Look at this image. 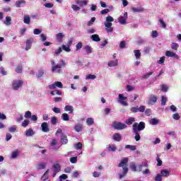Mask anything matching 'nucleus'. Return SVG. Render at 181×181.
Listing matches in <instances>:
<instances>
[{
  "label": "nucleus",
  "mask_w": 181,
  "mask_h": 181,
  "mask_svg": "<svg viewBox=\"0 0 181 181\" xmlns=\"http://www.w3.org/2000/svg\"><path fill=\"white\" fill-rule=\"evenodd\" d=\"M51 124H52V125H56L57 124V117H56V116H53L51 118Z\"/></svg>",
  "instance_id": "a18cd8bd"
},
{
  "label": "nucleus",
  "mask_w": 181,
  "mask_h": 181,
  "mask_svg": "<svg viewBox=\"0 0 181 181\" xmlns=\"http://www.w3.org/2000/svg\"><path fill=\"white\" fill-rule=\"evenodd\" d=\"M132 12H134V13H136V12H144V8H135V7H132Z\"/></svg>",
  "instance_id": "473e14b6"
},
{
  "label": "nucleus",
  "mask_w": 181,
  "mask_h": 181,
  "mask_svg": "<svg viewBox=\"0 0 181 181\" xmlns=\"http://www.w3.org/2000/svg\"><path fill=\"white\" fill-rule=\"evenodd\" d=\"M139 112H145V106L141 105L139 107H138Z\"/></svg>",
  "instance_id": "774afa93"
},
{
  "label": "nucleus",
  "mask_w": 181,
  "mask_h": 181,
  "mask_svg": "<svg viewBox=\"0 0 181 181\" xmlns=\"http://www.w3.org/2000/svg\"><path fill=\"white\" fill-rule=\"evenodd\" d=\"M159 22H160L162 28H166V23H165V21H163V20L162 18L159 19Z\"/></svg>",
  "instance_id": "0e129e2a"
},
{
  "label": "nucleus",
  "mask_w": 181,
  "mask_h": 181,
  "mask_svg": "<svg viewBox=\"0 0 181 181\" xmlns=\"http://www.w3.org/2000/svg\"><path fill=\"white\" fill-rule=\"evenodd\" d=\"M86 124L88 127H91V125L94 124V119L93 117H88L86 119Z\"/></svg>",
  "instance_id": "393cba45"
},
{
  "label": "nucleus",
  "mask_w": 181,
  "mask_h": 181,
  "mask_svg": "<svg viewBox=\"0 0 181 181\" xmlns=\"http://www.w3.org/2000/svg\"><path fill=\"white\" fill-rule=\"evenodd\" d=\"M161 90L164 93H166V92H168V90H169V88L168 86H166V85H162L161 86Z\"/></svg>",
  "instance_id": "bf43d9fd"
},
{
  "label": "nucleus",
  "mask_w": 181,
  "mask_h": 181,
  "mask_svg": "<svg viewBox=\"0 0 181 181\" xmlns=\"http://www.w3.org/2000/svg\"><path fill=\"white\" fill-rule=\"evenodd\" d=\"M157 101H158V97H156V95H150V96L148 98V104H149V105L155 104V103H157Z\"/></svg>",
  "instance_id": "1a4fd4ad"
},
{
  "label": "nucleus",
  "mask_w": 181,
  "mask_h": 181,
  "mask_svg": "<svg viewBox=\"0 0 181 181\" xmlns=\"http://www.w3.org/2000/svg\"><path fill=\"white\" fill-rule=\"evenodd\" d=\"M130 169H132L133 172H136V165H135L134 163H130Z\"/></svg>",
  "instance_id": "8fccbe9b"
},
{
  "label": "nucleus",
  "mask_w": 181,
  "mask_h": 181,
  "mask_svg": "<svg viewBox=\"0 0 181 181\" xmlns=\"http://www.w3.org/2000/svg\"><path fill=\"white\" fill-rule=\"evenodd\" d=\"M83 49L86 51V54H90L93 53V49H92L91 46H90V45H86L83 47Z\"/></svg>",
  "instance_id": "f3484780"
},
{
  "label": "nucleus",
  "mask_w": 181,
  "mask_h": 181,
  "mask_svg": "<svg viewBox=\"0 0 181 181\" xmlns=\"http://www.w3.org/2000/svg\"><path fill=\"white\" fill-rule=\"evenodd\" d=\"M112 127L115 129H117V131H121L122 129H125L128 127L127 124L121 122H114L112 124Z\"/></svg>",
  "instance_id": "20e7f679"
},
{
  "label": "nucleus",
  "mask_w": 181,
  "mask_h": 181,
  "mask_svg": "<svg viewBox=\"0 0 181 181\" xmlns=\"http://www.w3.org/2000/svg\"><path fill=\"white\" fill-rule=\"evenodd\" d=\"M56 37L58 42H62L63 37H64V35H63V33H59L57 34Z\"/></svg>",
  "instance_id": "c85d7f7f"
},
{
  "label": "nucleus",
  "mask_w": 181,
  "mask_h": 181,
  "mask_svg": "<svg viewBox=\"0 0 181 181\" xmlns=\"http://www.w3.org/2000/svg\"><path fill=\"white\" fill-rule=\"evenodd\" d=\"M127 19H128V13H124L123 16L118 18V22L120 25H127Z\"/></svg>",
  "instance_id": "423d86ee"
},
{
  "label": "nucleus",
  "mask_w": 181,
  "mask_h": 181,
  "mask_svg": "<svg viewBox=\"0 0 181 181\" xmlns=\"http://www.w3.org/2000/svg\"><path fill=\"white\" fill-rule=\"evenodd\" d=\"M112 139L114 141H115L116 142H119V141H121V139H122V136L119 134V133H115L112 136Z\"/></svg>",
  "instance_id": "2eb2a0df"
},
{
  "label": "nucleus",
  "mask_w": 181,
  "mask_h": 181,
  "mask_svg": "<svg viewBox=\"0 0 181 181\" xmlns=\"http://www.w3.org/2000/svg\"><path fill=\"white\" fill-rule=\"evenodd\" d=\"M61 142L63 145H66L67 142H69V139H67V136L62 134L61 137Z\"/></svg>",
  "instance_id": "4be33fe9"
},
{
  "label": "nucleus",
  "mask_w": 181,
  "mask_h": 181,
  "mask_svg": "<svg viewBox=\"0 0 181 181\" xmlns=\"http://www.w3.org/2000/svg\"><path fill=\"white\" fill-rule=\"evenodd\" d=\"M108 149L110 151L115 152L117 151V146H115V145H109Z\"/></svg>",
  "instance_id": "3c124183"
},
{
  "label": "nucleus",
  "mask_w": 181,
  "mask_h": 181,
  "mask_svg": "<svg viewBox=\"0 0 181 181\" xmlns=\"http://www.w3.org/2000/svg\"><path fill=\"white\" fill-rule=\"evenodd\" d=\"M152 74H153V72H149V73L144 74L143 76V78H148V77L150 76H152Z\"/></svg>",
  "instance_id": "e2e57ef3"
},
{
  "label": "nucleus",
  "mask_w": 181,
  "mask_h": 181,
  "mask_svg": "<svg viewBox=\"0 0 181 181\" xmlns=\"http://www.w3.org/2000/svg\"><path fill=\"white\" fill-rule=\"evenodd\" d=\"M29 124H30V121H29L28 119H25L23 122H22V127H23V128H26V127H28V125H29Z\"/></svg>",
  "instance_id": "37998d69"
},
{
  "label": "nucleus",
  "mask_w": 181,
  "mask_h": 181,
  "mask_svg": "<svg viewBox=\"0 0 181 181\" xmlns=\"http://www.w3.org/2000/svg\"><path fill=\"white\" fill-rule=\"evenodd\" d=\"M156 160L158 162L157 166H162V160H160V154L157 155Z\"/></svg>",
  "instance_id": "4c0bfd02"
},
{
  "label": "nucleus",
  "mask_w": 181,
  "mask_h": 181,
  "mask_svg": "<svg viewBox=\"0 0 181 181\" xmlns=\"http://www.w3.org/2000/svg\"><path fill=\"white\" fill-rule=\"evenodd\" d=\"M151 125H158L159 124V119L156 118H153L150 120Z\"/></svg>",
  "instance_id": "c756f323"
},
{
  "label": "nucleus",
  "mask_w": 181,
  "mask_h": 181,
  "mask_svg": "<svg viewBox=\"0 0 181 181\" xmlns=\"http://www.w3.org/2000/svg\"><path fill=\"white\" fill-rule=\"evenodd\" d=\"M11 22H12V18H11V17L9 16H6V21H4L5 25H6L7 26L11 25Z\"/></svg>",
  "instance_id": "7c9ffc66"
},
{
  "label": "nucleus",
  "mask_w": 181,
  "mask_h": 181,
  "mask_svg": "<svg viewBox=\"0 0 181 181\" xmlns=\"http://www.w3.org/2000/svg\"><path fill=\"white\" fill-rule=\"evenodd\" d=\"M134 56H135L136 59H141V51L140 50L135 49L134 51Z\"/></svg>",
  "instance_id": "cd10ccee"
},
{
  "label": "nucleus",
  "mask_w": 181,
  "mask_h": 181,
  "mask_svg": "<svg viewBox=\"0 0 181 181\" xmlns=\"http://www.w3.org/2000/svg\"><path fill=\"white\" fill-rule=\"evenodd\" d=\"M37 169H45L46 168V163H40L37 164Z\"/></svg>",
  "instance_id": "c03bdc74"
},
{
  "label": "nucleus",
  "mask_w": 181,
  "mask_h": 181,
  "mask_svg": "<svg viewBox=\"0 0 181 181\" xmlns=\"http://www.w3.org/2000/svg\"><path fill=\"white\" fill-rule=\"evenodd\" d=\"M33 33H34V35H40V33H42V30H40L39 28H35L33 30Z\"/></svg>",
  "instance_id": "6e6d98bb"
},
{
  "label": "nucleus",
  "mask_w": 181,
  "mask_h": 181,
  "mask_svg": "<svg viewBox=\"0 0 181 181\" xmlns=\"http://www.w3.org/2000/svg\"><path fill=\"white\" fill-rule=\"evenodd\" d=\"M84 129V127H83V124L81 123H78L75 124L74 126V130L76 132H81Z\"/></svg>",
  "instance_id": "ddd939ff"
},
{
  "label": "nucleus",
  "mask_w": 181,
  "mask_h": 181,
  "mask_svg": "<svg viewBox=\"0 0 181 181\" xmlns=\"http://www.w3.org/2000/svg\"><path fill=\"white\" fill-rule=\"evenodd\" d=\"M96 78H97V76L95 75H93V74H88L86 76V79L87 80H94Z\"/></svg>",
  "instance_id": "603ef678"
},
{
  "label": "nucleus",
  "mask_w": 181,
  "mask_h": 181,
  "mask_svg": "<svg viewBox=\"0 0 181 181\" xmlns=\"http://www.w3.org/2000/svg\"><path fill=\"white\" fill-rule=\"evenodd\" d=\"M106 21L107 23H111V22H114V18H112L111 16H108L106 17Z\"/></svg>",
  "instance_id": "4d7b16f0"
},
{
  "label": "nucleus",
  "mask_w": 181,
  "mask_h": 181,
  "mask_svg": "<svg viewBox=\"0 0 181 181\" xmlns=\"http://www.w3.org/2000/svg\"><path fill=\"white\" fill-rule=\"evenodd\" d=\"M165 56H167V57H173L174 59L179 60V55H177V54H176L173 52L166 51Z\"/></svg>",
  "instance_id": "6e6552de"
},
{
  "label": "nucleus",
  "mask_w": 181,
  "mask_h": 181,
  "mask_svg": "<svg viewBox=\"0 0 181 181\" xmlns=\"http://www.w3.org/2000/svg\"><path fill=\"white\" fill-rule=\"evenodd\" d=\"M125 46H127V42L125 41H121L119 44L120 49H124Z\"/></svg>",
  "instance_id": "052dcab7"
},
{
  "label": "nucleus",
  "mask_w": 181,
  "mask_h": 181,
  "mask_svg": "<svg viewBox=\"0 0 181 181\" xmlns=\"http://www.w3.org/2000/svg\"><path fill=\"white\" fill-rule=\"evenodd\" d=\"M171 49H173V50H177V49H179V44L173 42L171 44Z\"/></svg>",
  "instance_id": "58836bf2"
},
{
  "label": "nucleus",
  "mask_w": 181,
  "mask_h": 181,
  "mask_svg": "<svg viewBox=\"0 0 181 181\" xmlns=\"http://www.w3.org/2000/svg\"><path fill=\"white\" fill-rule=\"evenodd\" d=\"M62 49V50H64L65 52H71V49H70L69 46H66V45H62V47H61Z\"/></svg>",
  "instance_id": "09e8293b"
},
{
  "label": "nucleus",
  "mask_w": 181,
  "mask_h": 181,
  "mask_svg": "<svg viewBox=\"0 0 181 181\" xmlns=\"http://www.w3.org/2000/svg\"><path fill=\"white\" fill-rule=\"evenodd\" d=\"M71 163H77V157H71L70 158Z\"/></svg>",
  "instance_id": "338daca9"
},
{
  "label": "nucleus",
  "mask_w": 181,
  "mask_h": 181,
  "mask_svg": "<svg viewBox=\"0 0 181 181\" xmlns=\"http://www.w3.org/2000/svg\"><path fill=\"white\" fill-rule=\"evenodd\" d=\"M33 43V38H29L26 41L25 50H30L32 49V44Z\"/></svg>",
  "instance_id": "9b49d317"
},
{
  "label": "nucleus",
  "mask_w": 181,
  "mask_h": 181,
  "mask_svg": "<svg viewBox=\"0 0 181 181\" xmlns=\"http://www.w3.org/2000/svg\"><path fill=\"white\" fill-rule=\"evenodd\" d=\"M134 122H135L134 117H130L125 121V124H127V125H132Z\"/></svg>",
  "instance_id": "5701e85b"
},
{
  "label": "nucleus",
  "mask_w": 181,
  "mask_h": 181,
  "mask_svg": "<svg viewBox=\"0 0 181 181\" xmlns=\"http://www.w3.org/2000/svg\"><path fill=\"white\" fill-rule=\"evenodd\" d=\"M62 52H63V49H62V47H59L58 49H55V51L54 52V56H59V54H60Z\"/></svg>",
  "instance_id": "a19ab883"
},
{
  "label": "nucleus",
  "mask_w": 181,
  "mask_h": 181,
  "mask_svg": "<svg viewBox=\"0 0 181 181\" xmlns=\"http://www.w3.org/2000/svg\"><path fill=\"white\" fill-rule=\"evenodd\" d=\"M25 135L26 136H32L33 135H35V132H33L32 128H30L26 130Z\"/></svg>",
  "instance_id": "aec40b11"
},
{
  "label": "nucleus",
  "mask_w": 181,
  "mask_h": 181,
  "mask_svg": "<svg viewBox=\"0 0 181 181\" xmlns=\"http://www.w3.org/2000/svg\"><path fill=\"white\" fill-rule=\"evenodd\" d=\"M76 50H81V49L83 47V42H79L78 44L76 45Z\"/></svg>",
  "instance_id": "5fc2aeb1"
},
{
  "label": "nucleus",
  "mask_w": 181,
  "mask_h": 181,
  "mask_svg": "<svg viewBox=\"0 0 181 181\" xmlns=\"http://www.w3.org/2000/svg\"><path fill=\"white\" fill-rule=\"evenodd\" d=\"M156 181H162V175L160 174H158L155 177Z\"/></svg>",
  "instance_id": "69168bd1"
},
{
  "label": "nucleus",
  "mask_w": 181,
  "mask_h": 181,
  "mask_svg": "<svg viewBox=\"0 0 181 181\" xmlns=\"http://www.w3.org/2000/svg\"><path fill=\"white\" fill-rule=\"evenodd\" d=\"M23 19L24 23H25L26 25L30 24V17H29V16H24Z\"/></svg>",
  "instance_id": "bb28decb"
},
{
  "label": "nucleus",
  "mask_w": 181,
  "mask_h": 181,
  "mask_svg": "<svg viewBox=\"0 0 181 181\" xmlns=\"http://www.w3.org/2000/svg\"><path fill=\"white\" fill-rule=\"evenodd\" d=\"M107 66L109 67H115V66H118V59L109 61Z\"/></svg>",
  "instance_id": "4468645a"
},
{
  "label": "nucleus",
  "mask_w": 181,
  "mask_h": 181,
  "mask_svg": "<svg viewBox=\"0 0 181 181\" xmlns=\"http://www.w3.org/2000/svg\"><path fill=\"white\" fill-rule=\"evenodd\" d=\"M90 39H92L93 42H100L101 40V38H100V36L97 34L92 35Z\"/></svg>",
  "instance_id": "6ab92c4d"
},
{
  "label": "nucleus",
  "mask_w": 181,
  "mask_h": 181,
  "mask_svg": "<svg viewBox=\"0 0 181 181\" xmlns=\"http://www.w3.org/2000/svg\"><path fill=\"white\" fill-rule=\"evenodd\" d=\"M126 149H129L130 151H136V146H131L129 144L125 146Z\"/></svg>",
  "instance_id": "c9c22d12"
},
{
  "label": "nucleus",
  "mask_w": 181,
  "mask_h": 181,
  "mask_svg": "<svg viewBox=\"0 0 181 181\" xmlns=\"http://www.w3.org/2000/svg\"><path fill=\"white\" fill-rule=\"evenodd\" d=\"M62 118L63 121H69L70 120V117L69 116V115L67 113L62 114Z\"/></svg>",
  "instance_id": "f704fd0d"
},
{
  "label": "nucleus",
  "mask_w": 181,
  "mask_h": 181,
  "mask_svg": "<svg viewBox=\"0 0 181 181\" xmlns=\"http://www.w3.org/2000/svg\"><path fill=\"white\" fill-rule=\"evenodd\" d=\"M173 119H175V121H179L180 119V115L179 113H175L173 115Z\"/></svg>",
  "instance_id": "de8ad7c7"
},
{
  "label": "nucleus",
  "mask_w": 181,
  "mask_h": 181,
  "mask_svg": "<svg viewBox=\"0 0 181 181\" xmlns=\"http://www.w3.org/2000/svg\"><path fill=\"white\" fill-rule=\"evenodd\" d=\"M166 103H168V98L161 96V105H166Z\"/></svg>",
  "instance_id": "e433bc0d"
},
{
  "label": "nucleus",
  "mask_w": 181,
  "mask_h": 181,
  "mask_svg": "<svg viewBox=\"0 0 181 181\" xmlns=\"http://www.w3.org/2000/svg\"><path fill=\"white\" fill-rule=\"evenodd\" d=\"M25 4H26V1L25 0H18L16 1V8H21L22 5H25Z\"/></svg>",
  "instance_id": "dca6fc26"
},
{
  "label": "nucleus",
  "mask_w": 181,
  "mask_h": 181,
  "mask_svg": "<svg viewBox=\"0 0 181 181\" xmlns=\"http://www.w3.org/2000/svg\"><path fill=\"white\" fill-rule=\"evenodd\" d=\"M24 117L26 119L31 118V117H32V112L26 111L25 115H24Z\"/></svg>",
  "instance_id": "49530a36"
},
{
  "label": "nucleus",
  "mask_w": 181,
  "mask_h": 181,
  "mask_svg": "<svg viewBox=\"0 0 181 181\" xmlns=\"http://www.w3.org/2000/svg\"><path fill=\"white\" fill-rule=\"evenodd\" d=\"M52 168H53V169H54V171L58 172V173L60 172V170H62V167L60 166V164H59V163L54 165L52 166Z\"/></svg>",
  "instance_id": "a878e982"
},
{
  "label": "nucleus",
  "mask_w": 181,
  "mask_h": 181,
  "mask_svg": "<svg viewBox=\"0 0 181 181\" xmlns=\"http://www.w3.org/2000/svg\"><path fill=\"white\" fill-rule=\"evenodd\" d=\"M41 129L42 132H49V131H50V129H49V124H47V122L42 123Z\"/></svg>",
  "instance_id": "f8f14e48"
},
{
  "label": "nucleus",
  "mask_w": 181,
  "mask_h": 181,
  "mask_svg": "<svg viewBox=\"0 0 181 181\" xmlns=\"http://www.w3.org/2000/svg\"><path fill=\"white\" fill-rule=\"evenodd\" d=\"M144 112L147 117H150V115H152V110L151 109H146L144 110Z\"/></svg>",
  "instance_id": "864d4df0"
},
{
  "label": "nucleus",
  "mask_w": 181,
  "mask_h": 181,
  "mask_svg": "<svg viewBox=\"0 0 181 181\" xmlns=\"http://www.w3.org/2000/svg\"><path fill=\"white\" fill-rule=\"evenodd\" d=\"M88 4V1L87 0H82L78 1V5H80V6H86Z\"/></svg>",
  "instance_id": "72a5a7b5"
},
{
  "label": "nucleus",
  "mask_w": 181,
  "mask_h": 181,
  "mask_svg": "<svg viewBox=\"0 0 181 181\" xmlns=\"http://www.w3.org/2000/svg\"><path fill=\"white\" fill-rule=\"evenodd\" d=\"M133 131L139 132L140 131H144L145 129V123L144 122H135L133 124Z\"/></svg>",
  "instance_id": "7ed1b4c3"
},
{
  "label": "nucleus",
  "mask_w": 181,
  "mask_h": 181,
  "mask_svg": "<svg viewBox=\"0 0 181 181\" xmlns=\"http://www.w3.org/2000/svg\"><path fill=\"white\" fill-rule=\"evenodd\" d=\"M63 88V83L60 81H55L54 83L49 86V90H54V88Z\"/></svg>",
  "instance_id": "0eeeda50"
},
{
  "label": "nucleus",
  "mask_w": 181,
  "mask_h": 181,
  "mask_svg": "<svg viewBox=\"0 0 181 181\" xmlns=\"http://www.w3.org/2000/svg\"><path fill=\"white\" fill-rule=\"evenodd\" d=\"M23 70V66H22V64H20L16 66L15 71L16 73L21 74Z\"/></svg>",
  "instance_id": "a211bd4d"
},
{
  "label": "nucleus",
  "mask_w": 181,
  "mask_h": 181,
  "mask_svg": "<svg viewBox=\"0 0 181 181\" xmlns=\"http://www.w3.org/2000/svg\"><path fill=\"white\" fill-rule=\"evenodd\" d=\"M22 86H23V81L22 80L13 81L12 82L13 90H18Z\"/></svg>",
  "instance_id": "39448f33"
},
{
  "label": "nucleus",
  "mask_w": 181,
  "mask_h": 181,
  "mask_svg": "<svg viewBox=\"0 0 181 181\" xmlns=\"http://www.w3.org/2000/svg\"><path fill=\"white\" fill-rule=\"evenodd\" d=\"M105 26L106 28V30L107 32V33H111L112 32H113L114 28L112 27V23H105Z\"/></svg>",
  "instance_id": "9d476101"
},
{
  "label": "nucleus",
  "mask_w": 181,
  "mask_h": 181,
  "mask_svg": "<svg viewBox=\"0 0 181 181\" xmlns=\"http://www.w3.org/2000/svg\"><path fill=\"white\" fill-rule=\"evenodd\" d=\"M161 176H163V177L168 176V175H169V173H170V172H169L168 170H162L161 172Z\"/></svg>",
  "instance_id": "79ce46f5"
},
{
  "label": "nucleus",
  "mask_w": 181,
  "mask_h": 181,
  "mask_svg": "<svg viewBox=\"0 0 181 181\" xmlns=\"http://www.w3.org/2000/svg\"><path fill=\"white\" fill-rule=\"evenodd\" d=\"M95 22V17H93L90 21L88 22V26H91Z\"/></svg>",
  "instance_id": "13d9d810"
},
{
  "label": "nucleus",
  "mask_w": 181,
  "mask_h": 181,
  "mask_svg": "<svg viewBox=\"0 0 181 181\" xmlns=\"http://www.w3.org/2000/svg\"><path fill=\"white\" fill-rule=\"evenodd\" d=\"M52 71V73H62V68L66 67V62L64 60L61 59L60 63L56 64L54 60L51 61Z\"/></svg>",
  "instance_id": "f03ea898"
},
{
  "label": "nucleus",
  "mask_w": 181,
  "mask_h": 181,
  "mask_svg": "<svg viewBox=\"0 0 181 181\" xmlns=\"http://www.w3.org/2000/svg\"><path fill=\"white\" fill-rule=\"evenodd\" d=\"M64 110L66 112H69V114H73V111H74V109L71 105H66L64 107Z\"/></svg>",
  "instance_id": "412c9836"
},
{
  "label": "nucleus",
  "mask_w": 181,
  "mask_h": 181,
  "mask_svg": "<svg viewBox=\"0 0 181 181\" xmlns=\"http://www.w3.org/2000/svg\"><path fill=\"white\" fill-rule=\"evenodd\" d=\"M51 95H62V91H60L59 90H52V91H51Z\"/></svg>",
  "instance_id": "ea45409f"
},
{
  "label": "nucleus",
  "mask_w": 181,
  "mask_h": 181,
  "mask_svg": "<svg viewBox=\"0 0 181 181\" xmlns=\"http://www.w3.org/2000/svg\"><path fill=\"white\" fill-rule=\"evenodd\" d=\"M18 155H19V150L16 149L14 151H13L12 155H11V158L12 159H15L16 158H18Z\"/></svg>",
  "instance_id": "2f4dec72"
},
{
  "label": "nucleus",
  "mask_w": 181,
  "mask_h": 181,
  "mask_svg": "<svg viewBox=\"0 0 181 181\" xmlns=\"http://www.w3.org/2000/svg\"><path fill=\"white\" fill-rule=\"evenodd\" d=\"M118 168H122L123 169L122 173L119 175V179H122L128 173V158H123L118 164Z\"/></svg>",
  "instance_id": "f257e3e1"
},
{
  "label": "nucleus",
  "mask_w": 181,
  "mask_h": 181,
  "mask_svg": "<svg viewBox=\"0 0 181 181\" xmlns=\"http://www.w3.org/2000/svg\"><path fill=\"white\" fill-rule=\"evenodd\" d=\"M133 133L135 134L134 139L138 141L141 140V135H139V132L136 130H133Z\"/></svg>",
  "instance_id": "b1692460"
},
{
  "label": "nucleus",
  "mask_w": 181,
  "mask_h": 181,
  "mask_svg": "<svg viewBox=\"0 0 181 181\" xmlns=\"http://www.w3.org/2000/svg\"><path fill=\"white\" fill-rule=\"evenodd\" d=\"M76 149H81L83 148V144L81 142H78L75 146Z\"/></svg>",
  "instance_id": "680f3d73"
}]
</instances>
